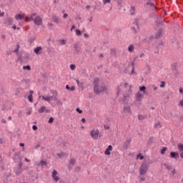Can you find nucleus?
Instances as JSON below:
<instances>
[{
    "label": "nucleus",
    "mask_w": 183,
    "mask_h": 183,
    "mask_svg": "<svg viewBox=\"0 0 183 183\" xmlns=\"http://www.w3.org/2000/svg\"><path fill=\"white\" fill-rule=\"evenodd\" d=\"M76 68V66H75V64H71L70 65V69H71V71H74V69Z\"/></svg>",
    "instance_id": "obj_38"
},
{
    "label": "nucleus",
    "mask_w": 183,
    "mask_h": 183,
    "mask_svg": "<svg viewBox=\"0 0 183 183\" xmlns=\"http://www.w3.org/2000/svg\"><path fill=\"white\" fill-rule=\"evenodd\" d=\"M30 21H31L30 17H29V16L25 17V22H30Z\"/></svg>",
    "instance_id": "obj_45"
},
{
    "label": "nucleus",
    "mask_w": 183,
    "mask_h": 183,
    "mask_svg": "<svg viewBox=\"0 0 183 183\" xmlns=\"http://www.w3.org/2000/svg\"><path fill=\"white\" fill-rule=\"evenodd\" d=\"M179 91V93L182 94V95H183V89H182V87H180Z\"/></svg>",
    "instance_id": "obj_55"
},
{
    "label": "nucleus",
    "mask_w": 183,
    "mask_h": 183,
    "mask_svg": "<svg viewBox=\"0 0 183 183\" xmlns=\"http://www.w3.org/2000/svg\"><path fill=\"white\" fill-rule=\"evenodd\" d=\"M23 69H27V71H31V66L29 65L24 66Z\"/></svg>",
    "instance_id": "obj_34"
},
{
    "label": "nucleus",
    "mask_w": 183,
    "mask_h": 183,
    "mask_svg": "<svg viewBox=\"0 0 183 183\" xmlns=\"http://www.w3.org/2000/svg\"><path fill=\"white\" fill-rule=\"evenodd\" d=\"M48 122L49 124H52L54 122V117H50Z\"/></svg>",
    "instance_id": "obj_44"
},
{
    "label": "nucleus",
    "mask_w": 183,
    "mask_h": 183,
    "mask_svg": "<svg viewBox=\"0 0 183 183\" xmlns=\"http://www.w3.org/2000/svg\"><path fill=\"white\" fill-rule=\"evenodd\" d=\"M152 87L154 88V91H157V89H158V87L155 85H153Z\"/></svg>",
    "instance_id": "obj_57"
},
{
    "label": "nucleus",
    "mask_w": 183,
    "mask_h": 183,
    "mask_svg": "<svg viewBox=\"0 0 183 183\" xmlns=\"http://www.w3.org/2000/svg\"><path fill=\"white\" fill-rule=\"evenodd\" d=\"M123 109L126 114H128L129 115H132V110L131 109V107L124 106Z\"/></svg>",
    "instance_id": "obj_7"
},
{
    "label": "nucleus",
    "mask_w": 183,
    "mask_h": 183,
    "mask_svg": "<svg viewBox=\"0 0 183 183\" xmlns=\"http://www.w3.org/2000/svg\"><path fill=\"white\" fill-rule=\"evenodd\" d=\"M177 148L180 151V152H182L183 151V144H179L177 145Z\"/></svg>",
    "instance_id": "obj_26"
},
{
    "label": "nucleus",
    "mask_w": 183,
    "mask_h": 183,
    "mask_svg": "<svg viewBox=\"0 0 183 183\" xmlns=\"http://www.w3.org/2000/svg\"><path fill=\"white\" fill-rule=\"evenodd\" d=\"M179 107H183V99L179 102Z\"/></svg>",
    "instance_id": "obj_51"
},
{
    "label": "nucleus",
    "mask_w": 183,
    "mask_h": 183,
    "mask_svg": "<svg viewBox=\"0 0 183 183\" xmlns=\"http://www.w3.org/2000/svg\"><path fill=\"white\" fill-rule=\"evenodd\" d=\"M107 149H108L109 151H112V145H109L108 148H107Z\"/></svg>",
    "instance_id": "obj_52"
},
{
    "label": "nucleus",
    "mask_w": 183,
    "mask_h": 183,
    "mask_svg": "<svg viewBox=\"0 0 183 183\" xmlns=\"http://www.w3.org/2000/svg\"><path fill=\"white\" fill-rule=\"evenodd\" d=\"M64 155V153H57V157H59V158H61V157H62Z\"/></svg>",
    "instance_id": "obj_54"
},
{
    "label": "nucleus",
    "mask_w": 183,
    "mask_h": 183,
    "mask_svg": "<svg viewBox=\"0 0 183 183\" xmlns=\"http://www.w3.org/2000/svg\"><path fill=\"white\" fill-rule=\"evenodd\" d=\"M23 165H24V163H22V162L20 161L18 164V167H16L14 169V172L16 175H21V174L24 172V168H22Z\"/></svg>",
    "instance_id": "obj_3"
},
{
    "label": "nucleus",
    "mask_w": 183,
    "mask_h": 183,
    "mask_svg": "<svg viewBox=\"0 0 183 183\" xmlns=\"http://www.w3.org/2000/svg\"><path fill=\"white\" fill-rule=\"evenodd\" d=\"M28 98H29V102H34V99H33V96H32V94H30V95L28 97Z\"/></svg>",
    "instance_id": "obj_35"
},
{
    "label": "nucleus",
    "mask_w": 183,
    "mask_h": 183,
    "mask_svg": "<svg viewBox=\"0 0 183 183\" xmlns=\"http://www.w3.org/2000/svg\"><path fill=\"white\" fill-rule=\"evenodd\" d=\"M84 38H89V36L87 34H84Z\"/></svg>",
    "instance_id": "obj_63"
},
{
    "label": "nucleus",
    "mask_w": 183,
    "mask_h": 183,
    "mask_svg": "<svg viewBox=\"0 0 183 183\" xmlns=\"http://www.w3.org/2000/svg\"><path fill=\"white\" fill-rule=\"evenodd\" d=\"M132 65L133 66L132 70V74H134L135 72V71L134 69V61L132 63Z\"/></svg>",
    "instance_id": "obj_48"
},
{
    "label": "nucleus",
    "mask_w": 183,
    "mask_h": 183,
    "mask_svg": "<svg viewBox=\"0 0 183 183\" xmlns=\"http://www.w3.org/2000/svg\"><path fill=\"white\" fill-rule=\"evenodd\" d=\"M170 158H173L174 159H178V158H179V154L176 152H172L170 153Z\"/></svg>",
    "instance_id": "obj_8"
},
{
    "label": "nucleus",
    "mask_w": 183,
    "mask_h": 183,
    "mask_svg": "<svg viewBox=\"0 0 183 183\" xmlns=\"http://www.w3.org/2000/svg\"><path fill=\"white\" fill-rule=\"evenodd\" d=\"M137 158H139V159L142 160V159H144V156H142V154H139L137 156Z\"/></svg>",
    "instance_id": "obj_42"
},
{
    "label": "nucleus",
    "mask_w": 183,
    "mask_h": 183,
    "mask_svg": "<svg viewBox=\"0 0 183 183\" xmlns=\"http://www.w3.org/2000/svg\"><path fill=\"white\" fill-rule=\"evenodd\" d=\"M5 24H6V25H8V26L12 25V24H14V19L11 18V17H8L5 20Z\"/></svg>",
    "instance_id": "obj_10"
},
{
    "label": "nucleus",
    "mask_w": 183,
    "mask_h": 183,
    "mask_svg": "<svg viewBox=\"0 0 183 183\" xmlns=\"http://www.w3.org/2000/svg\"><path fill=\"white\" fill-rule=\"evenodd\" d=\"M63 18H68V14H64V15H63Z\"/></svg>",
    "instance_id": "obj_59"
},
{
    "label": "nucleus",
    "mask_w": 183,
    "mask_h": 183,
    "mask_svg": "<svg viewBox=\"0 0 183 183\" xmlns=\"http://www.w3.org/2000/svg\"><path fill=\"white\" fill-rule=\"evenodd\" d=\"M167 147H163L162 149H161V154L162 155H164V154H165V152L167 151Z\"/></svg>",
    "instance_id": "obj_33"
},
{
    "label": "nucleus",
    "mask_w": 183,
    "mask_h": 183,
    "mask_svg": "<svg viewBox=\"0 0 183 183\" xmlns=\"http://www.w3.org/2000/svg\"><path fill=\"white\" fill-rule=\"evenodd\" d=\"M129 144H131V139L126 140V142L124 143L125 149H127L128 147H129Z\"/></svg>",
    "instance_id": "obj_15"
},
{
    "label": "nucleus",
    "mask_w": 183,
    "mask_h": 183,
    "mask_svg": "<svg viewBox=\"0 0 183 183\" xmlns=\"http://www.w3.org/2000/svg\"><path fill=\"white\" fill-rule=\"evenodd\" d=\"M34 23L37 26H41V25H42V18H41L39 16L36 15L34 19Z\"/></svg>",
    "instance_id": "obj_4"
},
{
    "label": "nucleus",
    "mask_w": 183,
    "mask_h": 183,
    "mask_svg": "<svg viewBox=\"0 0 183 183\" xmlns=\"http://www.w3.org/2000/svg\"><path fill=\"white\" fill-rule=\"evenodd\" d=\"M76 162V160H75V159H71L69 161V164L74 166L75 165Z\"/></svg>",
    "instance_id": "obj_22"
},
{
    "label": "nucleus",
    "mask_w": 183,
    "mask_h": 183,
    "mask_svg": "<svg viewBox=\"0 0 183 183\" xmlns=\"http://www.w3.org/2000/svg\"><path fill=\"white\" fill-rule=\"evenodd\" d=\"M51 94H54V95H58V92L56 91L51 90Z\"/></svg>",
    "instance_id": "obj_53"
},
{
    "label": "nucleus",
    "mask_w": 183,
    "mask_h": 183,
    "mask_svg": "<svg viewBox=\"0 0 183 183\" xmlns=\"http://www.w3.org/2000/svg\"><path fill=\"white\" fill-rule=\"evenodd\" d=\"M44 112H46V113L49 112V109H46V107H45V106L41 107L39 109V114H44Z\"/></svg>",
    "instance_id": "obj_9"
},
{
    "label": "nucleus",
    "mask_w": 183,
    "mask_h": 183,
    "mask_svg": "<svg viewBox=\"0 0 183 183\" xmlns=\"http://www.w3.org/2000/svg\"><path fill=\"white\" fill-rule=\"evenodd\" d=\"M76 35L79 36V35H81V30L79 29H76Z\"/></svg>",
    "instance_id": "obj_39"
},
{
    "label": "nucleus",
    "mask_w": 183,
    "mask_h": 183,
    "mask_svg": "<svg viewBox=\"0 0 183 183\" xmlns=\"http://www.w3.org/2000/svg\"><path fill=\"white\" fill-rule=\"evenodd\" d=\"M81 171V167L77 166L74 168V172H79Z\"/></svg>",
    "instance_id": "obj_31"
},
{
    "label": "nucleus",
    "mask_w": 183,
    "mask_h": 183,
    "mask_svg": "<svg viewBox=\"0 0 183 183\" xmlns=\"http://www.w3.org/2000/svg\"><path fill=\"white\" fill-rule=\"evenodd\" d=\"M154 128H162V125H161V122H157L154 124Z\"/></svg>",
    "instance_id": "obj_25"
},
{
    "label": "nucleus",
    "mask_w": 183,
    "mask_h": 183,
    "mask_svg": "<svg viewBox=\"0 0 183 183\" xmlns=\"http://www.w3.org/2000/svg\"><path fill=\"white\" fill-rule=\"evenodd\" d=\"M59 44L60 45H66V40L65 39L59 40Z\"/></svg>",
    "instance_id": "obj_27"
},
{
    "label": "nucleus",
    "mask_w": 183,
    "mask_h": 183,
    "mask_svg": "<svg viewBox=\"0 0 183 183\" xmlns=\"http://www.w3.org/2000/svg\"><path fill=\"white\" fill-rule=\"evenodd\" d=\"M50 101H58V98L55 96L50 97Z\"/></svg>",
    "instance_id": "obj_32"
},
{
    "label": "nucleus",
    "mask_w": 183,
    "mask_h": 183,
    "mask_svg": "<svg viewBox=\"0 0 183 183\" xmlns=\"http://www.w3.org/2000/svg\"><path fill=\"white\" fill-rule=\"evenodd\" d=\"M91 137L93 139H98V137H99V130L98 129H94L91 132Z\"/></svg>",
    "instance_id": "obj_5"
},
{
    "label": "nucleus",
    "mask_w": 183,
    "mask_h": 183,
    "mask_svg": "<svg viewBox=\"0 0 183 183\" xmlns=\"http://www.w3.org/2000/svg\"><path fill=\"white\" fill-rule=\"evenodd\" d=\"M130 15H135V7L132 6L130 9Z\"/></svg>",
    "instance_id": "obj_21"
},
{
    "label": "nucleus",
    "mask_w": 183,
    "mask_h": 183,
    "mask_svg": "<svg viewBox=\"0 0 183 183\" xmlns=\"http://www.w3.org/2000/svg\"><path fill=\"white\" fill-rule=\"evenodd\" d=\"M40 165H41V167H44V165H46V162L44 160H41Z\"/></svg>",
    "instance_id": "obj_41"
},
{
    "label": "nucleus",
    "mask_w": 183,
    "mask_h": 183,
    "mask_svg": "<svg viewBox=\"0 0 183 183\" xmlns=\"http://www.w3.org/2000/svg\"><path fill=\"white\" fill-rule=\"evenodd\" d=\"M81 122H83L84 124H85V122H86V119H85V118H82V119H81Z\"/></svg>",
    "instance_id": "obj_58"
},
{
    "label": "nucleus",
    "mask_w": 183,
    "mask_h": 183,
    "mask_svg": "<svg viewBox=\"0 0 183 183\" xmlns=\"http://www.w3.org/2000/svg\"><path fill=\"white\" fill-rule=\"evenodd\" d=\"M24 18H25V14H16L15 16V19H16V21H21Z\"/></svg>",
    "instance_id": "obj_12"
},
{
    "label": "nucleus",
    "mask_w": 183,
    "mask_h": 183,
    "mask_svg": "<svg viewBox=\"0 0 183 183\" xmlns=\"http://www.w3.org/2000/svg\"><path fill=\"white\" fill-rule=\"evenodd\" d=\"M76 82L79 86V88H81V89H84V83L79 82V80L76 79Z\"/></svg>",
    "instance_id": "obj_16"
},
{
    "label": "nucleus",
    "mask_w": 183,
    "mask_h": 183,
    "mask_svg": "<svg viewBox=\"0 0 183 183\" xmlns=\"http://www.w3.org/2000/svg\"><path fill=\"white\" fill-rule=\"evenodd\" d=\"M111 0H103L104 5H107V4H110Z\"/></svg>",
    "instance_id": "obj_40"
},
{
    "label": "nucleus",
    "mask_w": 183,
    "mask_h": 183,
    "mask_svg": "<svg viewBox=\"0 0 183 183\" xmlns=\"http://www.w3.org/2000/svg\"><path fill=\"white\" fill-rule=\"evenodd\" d=\"M74 49H75L76 52H79L78 44H74Z\"/></svg>",
    "instance_id": "obj_43"
},
{
    "label": "nucleus",
    "mask_w": 183,
    "mask_h": 183,
    "mask_svg": "<svg viewBox=\"0 0 183 183\" xmlns=\"http://www.w3.org/2000/svg\"><path fill=\"white\" fill-rule=\"evenodd\" d=\"M1 122L3 124H6V119H1Z\"/></svg>",
    "instance_id": "obj_56"
},
{
    "label": "nucleus",
    "mask_w": 183,
    "mask_h": 183,
    "mask_svg": "<svg viewBox=\"0 0 183 183\" xmlns=\"http://www.w3.org/2000/svg\"><path fill=\"white\" fill-rule=\"evenodd\" d=\"M42 51V46H37L36 48L34 49V52L35 54H39V51Z\"/></svg>",
    "instance_id": "obj_18"
},
{
    "label": "nucleus",
    "mask_w": 183,
    "mask_h": 183,
    "mask_svg": "<svg viewBox=\"0 0 183 183\" xmlns=\"http://www.w3.org/2000/svg\"><path fill=\"white\" fill-rule=\"evenodd\" d=\"M132 31L133 34H137V29H135V27H132Z\"/></svg>",
    "instance_id": "obj_50"
},
{
    "label": "nucleus",
    "mask_w": 183,
    "mask_h": 183,
    "mask_svg": "<svg viewBox=\"0 0 183 183\" xmlns=\"http://www.w3.org/2000/svg\"><path fill=\"white\" fill-rule=\"evenodd\" d=\"M152 141H154V137H149V139L147 141V144H152Z\"/></svg>",
    "instance_id": "obj_36"
},
{
    "label": "nucleus",
    "mask_w": 183,
    "mask_h": 183,
    "mask_svg": "<svg viewBox=\"0 0 183 183\" xmlns=\"http://www.w3.org/2000/svg\"><path fill=\"white\" fill-rule=\"evenodd\" d=\"M162 36V30H159L157 34H156L155 37L157 38V39H159V38H161V36Z\"/></svg>",
    "instance_id": "obj_17"
},
{
    "label": "nucleus",
    "mask_w": 183,
    "mask_h": 183,
    "mask_svg": "<svg viewBox=\"0 0 183 183\" xmlns=\"http://www.w3.org/2000/svg\"><path fill=\"white\" fill-rule=\"evenodd\" d=\"M14 161H15L16 162H18V161H19V162H22V160L21 159V157H19V155H18V154H16L14 155V157H13Z\"/></svg>",
    "instance_id": "obj_13"
},
{
    "label": "nucleus",
    "mask_w": 183,
    "mask_h": 183,
    "mask_svg": "<svg viewBox=\"0 0 183 183\" xmlns=\"http://www.w3.org/2000/svg\"><path fill=\"white\" fill-rule=\"evenodd\" d=\"M56 175H58V172H56V170L54 169L51 174V177L53 178V179L55 180V182H58V181H59V177H56Z\"/></svg>",
    "instance_id": "obj_6"
},
{
    "label": "nucleus",
    "mask_w": 183,
    "mask_h": 183,
    "mask_svg": "<svg viewBox=\"0 0 183 183\" xmlns=\"http://www.w3.org/2000/svg\"><path fill=\"white\" fill-rule=\"evenodd\" d=\"M74 29H75V25H73L71 28V31H74Z\"/></svg>",
    "instance_id": "obj_62"
},
{
    "label": "nucleus",
    "mask_w": 183,
    "mask_h": 183,
    "mask_svg": "<svg viewBox=\"0 0 183 183\" xmlns=\"http://www.w3.org/2000/svg\"><path fill=\"white\" fill-rule=\"evenodd\" d=\"M76 112H79V114H82V110H81L79 108L76 109Z\"/></svg>",
    "instance_id": "obj_49"
},
{
    "label": "nucleus",
    "mask_w": 183,
    "mask_h": 183,
    "mask_svg": "<svg viewBox=\"0 0 183 183\" xmlns=\"http://www.w3.org/2000/svg\"><path fill=\"white\" fill-rule=\"evenodd\" d=\"M75 90V86H71V88H70V91H74Z\"/></svg>",
    "instance_id": "obj_60"
},
{
    "label": "nucleus",
    "mask_w": 183,
    "mask_h": 183,
    "mask_svg": "<svg viewBox=\"0 0 183 183\" xmlns=\"http://www.w3.org/2000/svg\"><path fill=\"white\" fill-rule=\"evenodd\" d=\"M134 49H135V47L134 46V45L130 44L128 47L129 52H132Z\"/></svg>",
    "instance_id": "obj_20"
},
{
    "label": "nucleus",
    "mask_w": 183,
    "mask_h": 183,
    "mask_svg": "<svg viewBox=\"0 0 183 183\" xmlns=\"http://www.w3.org/2000/svg\"><path fill=\"white\" fill-rule=\"evenodd\" d=\"M36 14H35V13H34V14H32L31 16H30V21H34V18H35V16H36Z\"/></svg>",
    "instance_id": "obj_29"
},
{
    "label": "nucleus",
    "mask_w": 183,
    "mask_h": 183,
    "mask_svg": "<svg viewBox=\"0 0 183 183\" xmlns=\"http://www.w3.org/2000/svg\"><path fill=\"white\" fill-rule=\"evenodd\" d=\"M147 6H152V8H154L155 6V4H154V3L149 1L147 2Z\"/></svg>",
    "instance_id": "obj_28"
},
{
    "label": "nucleus",
    "mask_w": 183,
    "mask_h": 183,
    "mask_svg": "<svg viewBox=\"0 0 183 183\" xmlns=\"http://www.w3.org/2000/svg\"><path fill=\"white\" fill-rule=\"evenodd\" d=\"M147 117L142 114H139L138 115V119H139V121H143V119H145Z\"/></svg>",
    "instance_id": "obj_23"
},
{
    "label": "nucleus",
    "mask_w": 183,
    "mask_h": 183,
    "mask_svg": "<svg viewBox=\"0 0 183 183\" xmlns=\"http://www.w3.org/2000/svg\"><path fill=\"white\" fill-rule=\"evenodd\" d=\"M165 86V81H162V84H160V88H164Z\"/></svg>",
    "instance_id": "obj_46"
},
{
    "label": "nucleus",
    "mask_w": 183,
    "mask_h": 183,
    "mask_svg": "<svg viewBox=\"0 0 183 183\" xmlns=\"http://www.w3.org/2000/svg\"><path fill=\"white\" fill-rule=\"evenodd\" d=\"M164 165L165 166L166 169H168L169 171L172 169V166L167 164H164Z\"/></svg>",
    "instance_id": "obj_24"
},
{
    "label": "nucleus",
    "mask_w": 183,
    "mask_h": 183,
    "mask_svg": "<svg viewBox=\"0 0 183 183\" xmlns=\"http://www.w3.org/2000/svg\"><path fill=\"white\" fill-rule=\"evenodd\" d=\"M136 98H137V102H139L142 101V98H144V95L141 94V92H137L136 94Z\"/></svg>",
    "instance_id": "obj_11"
},
{
    "label": "nucleus",
    "mask_w": 183,
    "mask_h": 183,
    "mask_svg": "<svg viewBox=\"0 0 183 183\" xmlns=\"http://www.w3.org/2000/svg\"><path fill=\"white\" fill-rule=\"evenodd\" d=\"M94 84V92L96 95H99L101 92H105L107 91V86H102L99 87V78L96 77L93 81Z\"/></svg>",
    "instance_id": "obj_1"
},
{
    "label": "nucleus",
    "mask_w": 183,
    "mask_h": 183,
    "mask_svg": "<svg viewBox=\"0 0 183 183\" xmlns=\"http://www.w3.org/2000/svg\"><path fill=\"white\" fill-rule=\"evenodd\" d=\"M51 19L53 22H55V24H59V19L58 18V16H56V15H53L51 16Z\"/></svg>",
    "instance_id": "obj_14"
},
{
    "label": "nucleus",
    "mask_w": 183,
    "mask_h": 183,
    "mask_svg": "<svg viewBox=\"0 0 183 183\" xmlns=\"http://www.w3.org/2000/svg\"><path fill=\"white\" fill-rule=\"evenodd\" d=\"M41 98L44 101H46L47 102H51V98L49 96H46V97L43 96Z\"/></svg>",
    "instance_id": "obj_19"
},
{
    "label": "nucleus",
    "mask_w": 183,
    "mask_h": 183,
    "mask_svg": "<svg viewBox=\"0 0 183 183\" xmlns=\"http://www.w3.org/2000/svg\"><path fill=\"white\" fill-rule=\"evenodd\" d=\"M180 157H181V158H183V152H182V153L180 154Z\"/></svg>",
    "instance_id": "obj_64"
},
{
    "label": "nucleus",
    "mask_w": 183,
    "mask_h": 183,
    "mask_svg": "<svg viewBox=\"0 0 183 183\" xmlns=\"http://www.w3.org/2000/svg\"><path fill=\"white\" fill-rule=\"evenodd\" d=\"M148 164H147V162H143L141 164V167L139 168V174L140 175H145L148 172Z\"/></svg>",
    "instance_id": "obj_2"
},
{
    "label": "nucleus",
    "mask_w": 183,
    "mask_h": 183,
    "mask_svg": "<svg viewBox=\"0 0 183 183\" xmlns=\"http://www.w3.org/2000/svg\"><path fill=\"white\" fill-rule=\"evenodd\" d=\"M32 129H33V131H36L38 129V127H36V125H34L32 127Z\"/></svg>",
    "instance_id": "obj_47"
},
{
    "label": "nucleus",
    "mask_w": 183,
    "mask_h": 183,
    "mask_svg": "<svg viewBox=\"0 0 183 183\" xmlns=\"http://www.w3.org/2000/svg\"><path fill=\"white\" fill-rule=\"evenodd\" d=\"M147 89V87L145 86H142L139 87V91H142V92H145Z\"/></svg>",
    "instance_id": "obj_30"
},
{
    "label": "nucleus",
    "mask_w": 183,
    "mask_h": 183,
    "mask_svg": "<svg viewBox=\"0 0 183 183\" xmlns=\"http://www.w3.org/2000/svg\"><path fill=\"white\" fill-rule=\"evenodd\" d=\"M172 174L173 175H175V174H176L175 169L172 170Z\"/></svg>",
    "instance_id": "obj_61"
},
{
    "label": "nucleus",
    "mask_w": 183,
    "mask_h": 183,
    "mask_svg": "<svg viewBox=\"0 0 183 183\" xmlns=\"http://www.w3.org/2000/svg\"><path fill=\"white\" fill-rule=\"evenodd\" d=\"M104 155H111V152H109L108 149H106Z\"/></svg>",
    "instance_id": "obj_37"
}]
</instances>
